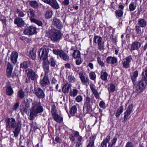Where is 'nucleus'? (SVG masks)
<instances>
[{
    "label": "nucleus",
    "instance_id": "1",
    "mask_svg": "<svg viewBox=\"0 0 147 147\" xmlns=\"http://www.w3.org/2000/svg\"><path fill=\"white\" fill-rule=\"evenodd\" d=\"M6 129L8 130L10 129L14 128L13 131L16 137L18 136L22 127V122L19 121L17 123L15 119L13 117L7 118L5 120Z\"/></svg>",
    "mask_w": 147,
    "mask_h": 147
},
{
    "label": "nucleus",
    "instance_id": "2",
    "mask_svg": "<svg viewBox=\"0 0 147 147\" xmlns=\"http://www.w3.org/2000/svg\"><path fill=\"white\" fill-rule=\"evenodd\" d=\"M43 111V109L41 102L40 101H34L32 103V107L30 110L29 119L33 120L38 114L42 113Z\"/></svg>",
    "mask_w": 147,
    "mask_h": 147
},
{
    "label": "nucleus",
    "instance_id": "3",
    "mask_svg": "<svg viewBox=\"0 0 147 147\" xmlns=\"http://www.w3.org/2000/svg\"><path fill=\"white\" fill-rule=\"evenodd\" d=\"M46 36L53 42L59 41L62 38L60 31L53 28L46 31Z\"/></svg>",
    "mask_w": 147,
    "mask_h": 147
},
{
    "label": "nucleus",
    "instance_id": "4",
    "mask_svg": "<svg viewBox=\"0 0 147 147\" xmlns=\"http://www.w3.org/2000/svg\"><path fill=\"white\" fill-rule=\"evenodd\" d=\"M49 51V47L44 45L42 48L39 51L38 53L40 56V59L41 61L48 60V54Z\"/></svg>",
    "mask_w": 147,
    "mask_h": 147
},
{
    "label": "nucleus",
    "instance_id": "5",
    "mask_svg": "<svg viewBox=\"0 0 147 147\" xmlns=\"http://www.w3.org/2000/svg\"><path fill=\"white\" fill-rule=\"evenodd\" d=\"M147 84V80L142 78L135 87V92L138 93L142 92L145 89Z\"/></svg>",
    "mask_w": 147,
    "mask_h": 147
},
{
    "label": "nucleus",
    "instance_id": "6",
    "mask_svg": "<svg viewBox=\"0 0 147 147\" xmlns=\"http://www.w3.org/2000/svg\"><path fill=\"white\" fill-rule=\"evenodd\" d=\"M93 42L98 45V49L100 51L104 49V42L101 36L95 35L93 38Z\"/></svg>",
    "mask_w": 147,
    "mask_h": 147
},
{
    "label": "nucleus",
    "instance_id": "7",
    "mask_svg": "<svg viewBox=\"0 0 147 147\" xmlns=\"http://www.w3.org/2000/svg\"><path fill=\"white\" fill-rule=\"evenodd\" d=\"M33 93L39 98L43 99L45 97V94L43 90L39 88H34Z\"/></svg>",
    "mask_w": 147,
    "mask_h": 147
},
{
    "label": "nucleus",
    "instance_id": "8",
    "mask_svg": "<svg viewBox=\"0 0 147 147\" xmlns=\"http://www.w3.org/2000/svg\"><path fill=\"white\" fill-rule=\"evenodd\" d=\"M24 34L32 35L36 33V28L33 26H30L27 27L24 31Z\"/></svg>",
    "mask_w": 147,
    "mask_h": 147
},
{
    "label": "nucleus",
    "instance_id": "9",
    "mask_svg": "<svg viewBox=\"0 0 147 147\" xmlns=\"http://www.w3.org/2000/svg\"><path fill=\"white\" fill-rule=\"evenodd\" d=\"M20 111L22 115L27 113L29 107V105L25 101L23 102L21 105Z\"/></svg>",
    "mask_w": 147,
    "mask_h": 147
},
{
    "label": "nucleus",
    "instance_id": "10",
    "mask_svg": "<svg viewBox=\"0 0 147 147\" xmlns=\"http://www.w3.org/2000/svg\"><path fill=\"white\" fill-rule=\"evenodd\" d=\"M132 60V57L131 55L126 57L123 59V66L125 68H127L130 66L129 63Z\"/></svg>",
    "mask_w": 147,
    "mask_h": 147
},
{
    "label": "nucleus",
    "instance_id": "11",
    "mask_svg": "<svg viewBox=\"0 0 147 147\" xmlns=\"http://www.w3.org/2000/svg\"><path fill=\"white\" fill-rule=\"evenodd\" d=\"M133 108V105H130L127 107L126 111L124 113V120L126 121L128 119V117L131 113Z\"/></svg>",
    "mask_w": 147,
    "mask_h": 147
},
{
    "label": "nucleus",
    "instance_id": "12",
    "mask_svg": "<svg viewBox=\"0 0 147 147\" xmlns=\"http://www.w3.org/2000/svg\"><path fill=\"white\" fill-rule=\"evenodd\" d=\"M14 23L20 27L24 26L25 24V22L23 19L20 17H16L14 20Z\"/></svg>",
    "mask_w": 147,
    "mask_h": 147
},
{
    "label": "nucleus",
    "instance_id": "13",
    "mask_svg": "<svg viewBox=\"0 0 147 147\" xmlns=\"http://www.w3.org/2000/svg\"><path fill=\"white\" fill-rule=\"evenodd\" d=\"M13 68V65L10 63L8 62L7 64V67L6 69L7 76L9 78L13 77V76L11 74Z\"/></svg>",
    "mask_w": 147,
    "mask_h": 147
},
{
    "label": "nucleus",
    "instance_id": "14",
    "mask_svg": "<svg viewBox=\"0 0 147 147\" xmlns=\"http://www.w3.org/2000/svg\"><path fill=\"white\" fill-rule=\"evenodd\" d=\"M42 65L45 74H47L49 71V61L48 60H42Z\"/></svg>",
    "mask_w": 147,
    "mask_h": 147
},
{
    "label": "nucleus",
    "instance_id": "15",
    "mask_svg": "<svg viewBox=\"0 0 147 147\" xmlns=\"http://www.w3.org/2000/svg\"><path fill=\"white\" fill-rule=\"evenodd\" d=\"M50 5L53 8L58 9L59 6L56 0H48L46 3Z\"/></svg>",
    "mask_w": 147,
    "mask_h": 147
},
{
    "label": "nucleus",
    "instance_id": "16",
    "mask_svg": "<svg viewBox=\"0 0 147 147\" xmlns=\"http://www.w3.org/2000/svg\"><path fill=\"white\" fill-rule=\"evenodd\" d=\"M50 5L53 8L58 9L59 6L56 0H48L46 3Z\"/></svg>",
    "mask_w": 147,
    "mask_h": 147
},
{
    "label": "nucleus",
    "instance_id": "17",
    "mask_svg": "<svg viewBox=\"0 0 147 147\" xmlns=\"http://www.w3.org/2000/svg\"><path fill=\"white\" fill-rule=\"evenodd\" d=\"M41 85L43 87H45L50 83L48 76L47 74H45L43 78L40 82Z\"/></svg>",
    "mask_w": 147,
    "mask_h": 147
},
{
    "label": "nucleus",
    "instance_id": "18",
    "mask_svg": "<svg viewBox=\"0 0 147 147\" xmlns=\"http://www.w3.org/2000/svg\"><path fill=\"white\" fill-rule=\"evenodd\" d=\"M90 86L91 90L96 99H99L100 98V94L96 89L95 86L93 84L90 85Z\"/></svg>",
    "mask_w": 147,
    "mask_h": 147
},
{
    "label": "nucleus",
    "instance_id": "19",
    "mask_svg": "<svg viewBox=\"0 0 147 147\" xmlns=\"http://www.w3.org/2000/svg\"><path fill=\"white\" fill-rule=\"evenodd\" d=\"M36 74L35 71L32 69L29 70L27 74V76L29 80L31 79L32 80H36Z\"/></svg>",
    "mask_w": 147,
    "mask_h": 147
},
{
    "label": "nucleus",
    "instance_id": "20",
    "mask_svg": "<svg viewBox=\"0 0 147 147\" xmlns=\"http://www.w3.org/2000/svg\"><path fill=\"white\" fill-rule=\"evenodd\" d=\"M110 139V137L109 136H107L105 139L101 143L100 146L98 147H107V144L108 143V147H110L111 146V144H110L109 141Z\"/></svg>",
    "mask_w": 147,
    "mask_h": 147
},
{
    "label": "nucleus",
    "instance_id": "21",
    "mask_svg": "<svg viewBox=\"0 0 147 147\" xmlns=\"http://www.w3.org/2000/svg\"><path fill=\"white\" fill-rule=\"evenodd\" d=\"M6 93L9 96H11L13 93V91L12 88L11 84L9 82H8L6 85Z\"/></svg>",
    "mask_w": 147,
    "mask_h": 147
},
{
    "label": "nucleus",
    "instance_id": "22",
    "mask_svg": "<svg viewBox=\"0 0 147 147\" xmlns=\"http://www.w3.org/2000/svg\"><path fill=\"white\" fill-rule=\"evenodd\" d=\"M141 46L140 43L137 41H135L133 42L131 46V51H133L138 49Z\"/></svg>",
    "mask_w": 147,
    "mask_h": 147
},
{
    "label": "nucleus",
    "instance_id": "23",
    "mask_svg": "<svg viewBox=\"0 0 147 147\" xmlns=\"http://www.w3.org/2000/svg\"><path fill=\"white\" fill-rule=\"evenodd\" d=\"M54 24L56 27L59 29H61L63 27L61 22L60 20L56 18L53 19Z\"/></svg>",
    "mask_w": 147,
    "mask_h": 147
},
{
    "label": "nucleus",
    "instance_id": "24",
    "mask_svg": "<svg viewBox=\"0 0 147 147\" xmlns=\"http://www.w3.org/2000/svg\"><path fill=\"white\" fill-rule=\"evenodd\" d=\"M117 59L114 57H108L107 58L106 61L107 63L111 64H113L117 62Z\"/></svg>",
    "mask_w": 147,
    "mask_h": 147
},
{
    "label": "nucleus",
    "instance_id": "25",
    "mask_svg": "<svg viewBox=\"0 0 147 147\" xmlns=\"http://www.w3.org/2000/svg\"><path fill=\"white\" fill-rule=\"evenodd\" d=\"M18 56V54L16 52L14 51L12 53L11 60L14 64L16 63L17 62Z\"/></svg>",
    "mask_w": 147,
    "mask_h": 147
},
{
    "label": "nucleus",
    "instance_id": "26",
    "mask_svg": "<svg viewBox=\"0 0 147 147\" xmlns=\"http://www.w3.org/2000/svg\"><path fill=\"white\" fill-rule=\"evenodd\" d=\"M71 85L68 83L65 84L62 88L63 92L65 94L68 93L69 89L71 88Z\"/></svg>",
    "mask_w": 147,
    "mask_h": 147
},
{
    "label": "nucleus",
    "instance_id": "27",
    "mask_svg": "<svg viewBox=\"0 0 147 147\" xmlns=\"http://www.w3.org/2000/svg\"><path fill=\"white\" fill-rule=\"evenodd\" d=\"M79 76L82 83L83 84L86 85L87 83L89 82L88 78L87 77H85L82 74H79Z\"/></svg>",
    "mask_w": 147,
    "mask_h": 147
},
{
    "label": "nucleus",
    "instance_id": "28",
    "mask_svg": "<svg viewBox=\"0 0 147 147\" xmlns=\"http://www.w3.org/2000/svg\"><path fill=\"white\" fill-rule=\"evenodd\" d=\"M28 15L29 17L30 18V21L32 19H34V17L35 16V12L32 9H30L27 11Z\"/></svg>",
    "mask_w": 147,
    "mask_h": 147
},
{
    "label": "nucleus",
    "instance_id": "29",
    "mask_svg": "<svg viewBox=\"0 0 147 147\" xmlns=\"http://www.w3.org/2000/svg\"><path fill=\"white\" fill-rule=\"evenodd\" d=\"M138 25L142 28L145 27L146 25V22L142 18L139 19L137 23Z\"/></svg>",
    "mask_w": 147,
    "mask_h": 147
},
{
    "label": "nucleus",
    "instance_id": "30",
    "mask_svg": "<svg viewBox=\"0 0 147 147\" xmlns=\"http://www.w3.org/2000/svg\"><path fill=\"white\" fill-rule=\"evenodd\" d=\"M52 115L54 120L56 122L60 123L63 121V118L57 113L54 114Z\"/></svg>",
    "mask_w": 147,
    "mask_h": 147
},
{
    "label": "nucleus",
    "instance_id": "31",
    "mask_svg": "<svg viewBox=\"0 0 147 147\" xmlns=\"http://www.w3.org/2000/svg\"><path fill=\"white\" fill-rule=\"evenodd\" d=\"M29 4L32 7L34 8H37L39 6L38 3L34 0L29 1Z\"/></svg>",
    "mask_w": 147,
    "mask_h": 147
},
{
    "label": "nucleus",
    "instance_id": "32",
    "mask_svg": "<svg viewBox=\"0 0 147 147\" xmlns=\"http://www.w3.org/2000/svg\"><path fill=\"white\" fill-rule=\"evenodd\" d=\"M59 57L65 61L68 60L69 59V57L63 51L61 53Z\"/></svg>",
    "mask_w": 147,
    "mask_h": 147
},
{
    "label": "nucleus",
    "instance_id": "33",
    "mask_svg": "<svg viewBox=\"0 0 147 147\" xmlns=\"http://www.w3.org/2000/svg\"><path fill=\"white\" fill-rule=\"evenodd\" d=\"M123 106L121 105L117 110L115 114V116L117 117H118L123 112Z\"/></svg>",
    "mask_w": 147,
    "mask_h": 147
},
{
    "label": "nucleus",
    "instance_id": "34",
    "mask_svg": "<svg viewBox=\"0 0 147 147\" xmlns=\"http://www.w3.org/2000/svg\"><path fill=\"white\" fill-rule=\"evenodd\" d=\"M108 75L107 73L105 71H102L100 74V78L101 79L104 81L107 80Z\"/></svg>",
    "mask_w": 147,
    "mask_h": 147
},
{
    "label": "nucleus",
    "instance_id": "35",
    "mask_svg": "<svg viewBox=\"0 0 147 147\" xmlns=\"http://www.w3.org/2000/svg\"><path fill=\"white\" fill-rule=\"evenodd\" d=\"M25 95V92L22 89L19 90L18 92L17 96L20 99H23Z\"/></svg>",
    "mask_w": 147,
    "mask_h": 147
},
{
    "label": "nucleus",
    "instance_id": "36",
    "mask_svg": "<svg viewBox=\"0 0 147 147\" xmlns=\"http://www.w3.org/2000/svg\"><path fill=\"white\" fill-rule=\"evenodd\" d=\"M72 55L74 58L77 59L80 58V51L78 50H74V52Z\"/></svg>",
    "mask_w": 147,
    "mask_h": 147
},
{
    "label": "nucleus",
    "instance_id": "37",
    "mask_svg": "<svg viewBox=\"0 0 147 147\" xmlns=\"http://www.w3.org/2000/svg\"><path fill=\"white\" fill-rule=\"evenodd\" d=\"M30 62L29 61H24L23 63L20 64V67L22 68L26 69L30 65Z\"/></svg>",
    "mask_w": 147,
    "mask_h": 147
},
{
    "label": "nucleus",
    "instance_id": "38",
    "mask_svg": "<svg viewBox=\"0 0 147 147\" xmlns=\"http://www.w3.org/2000/svg\"><path fill=\"white\" fill-rule=\"evenodd\" d=\"M136 3L134 2H132L129 4V9L130 11H134L136 8Z\"/></svg>",
    "mask_w": 147,
    "mask_h": 147
},
{
    "label": "nucleus",
    "instance_id": "39",
    "mask_svg": "<svg viewBox=\"0 0 147 147\" xmlns=\"http://www.w3.org/2000/svg\"><path fill=\"white\" fill-rule=\"evenodd\" d=\"M78 92V91L77 90L73 89L70 91L69 94L70 96L74 97L77 95Z\"/></svg>",
    "mask_w": 147,
    "mask_h": 147
},
{
    "label": "nucleus",
    "instance_id": "40",
    "mask_svg": "<svg viewBox=\"0 0 147 147\" xmlns=\"http://www.w3.org/2000/svg\"><path fill=\"white\" fill-rule=\"evenodd\" d=\"M49 61L51 67H54L56 65V60L52 57L50 58Z\"/></svg>",
    "mask_w": 147,
    "mask_h": 147
},
{
    "label": "nucleus",
    "instance_id": "41",
    "mask_svg": "<svg viewBox=\"0 0 147 147\" xmlns=\"http://www.w3.org/2000/svg\"><path fill=\"white\" fill-rule=\"evenodd\" d=\"M16 11L18 16V17L22 18L26 15V14L24 13V12L21 11L19 9H17Z\"/></svg>",
    "mask_w": 147,
    "mask_h": 147
},
{
    "label": "nucleus",
    "instance_id": "42",
    "mask_svg": "<svg viewBox=\"0 0 147 147\" xmlns=\"http://www.w3.org/2000/svg\"><path fill=\"white\" fill-rule=\"evenodd\" d=\"M29 56L30 58L33 60H34L35 59L36 57V52L34 51V50H32L30 51Z\"/></svg>",
    "mask_w": 147,
    "mask_h": 147
},
{
    "label": "nucleus",
    "instance_id": "43",
    "mask_svg": "<svg viewBox=\"0 0 147 147\" xmlns=\"http://www.w3.org/2000/svg\"><path fill=\"white\" fill-rule=\"evenodd\" d=\"M53 13L51 11H47L45 13V17L47 19L50 18L51 17Z\"/></svg>",
    "mask_w": 147,
    "mask_h": 147
},
{
    "label": "nucleus",
    "instance_id": "44",
    "mask_svg": "<svg viewBox=\"0 0 147 147\" xmlns=\"http://www.w3.org/2000/svg\"><path fill=\"white\" fill-rule=\"evenodd\" d=\"M116 16L117 18H120L121 17L123 14V12L122 11L120 10H116L115 11Z\"/></svg>",
    "mask_w": 147,
    "mask_h": 147
},
{
    "label": "nucleus",
    "instance_id": "45",
    "mask_svg": "<svg viewBox=\"0 0 147 147\" xmlns=\"http://www.w3.org/2000/svg\"><path fill=\"white\" fill-rule=\"evenodd\" d=\"M31 21V22H34L36 24L39 26H41L42 25V23L41 21L37 20L35 18L32 19V20Z\"/></svg>",
    "mask_w": 147,
    "mask_h": 147
},
{
    "label": "nucleus",
    "instance_id": "46",
    "mask_svg": "<svg viewBox=\"0 0 147 147\" xmlns=\"http://www.w3.org/2000/svg\"><path fill=\"white\" fill-rule=\"evenodd\" d=\"M77 111V107L76 106L74 105L71 107L70 111V113L71 115H74L76 113Z\"/></svg>",
    "mask_w": 147,
    "mask_h": 147
},
{
    "label": "nucleus",
    "instance_id": "47",
    "mask_svg": "<svg viewBox=\"0 0 147 147\" xmlns=\"http://www.w3.org/2000/svg\"><path fill=\"white\" fill-rule=\"evenodd\" d=\"M68 80L70 83H73L75 82L76 79L74 77L71 75L69 76L67 78Z\"/></svg>",
    "mask_w": 147,
    "mask_h": 147
},
{
    "label": "nucleus",
    "instance_id": "48",
    "mask_svg": "<svg viewBox=\"0 0 147 147\" xmlns=\"http://www.w3.org/2000/svg\"><path fill=\"white\" fill-rule=\"evenodd\" d=\"M57 80L56 79L53 78L52 80L51 84L52 86H54L56 84L55 86V88L57 90H58V84H57Z\"/></svg>",
    "mask_w": 147,
    "mask_h": 147
},
{
    "label": "nucleus",
    "instance_id": "49",
    "mask_svg": "<svg viewBox=\"0 0 147 147\" xmlns=\"http://www.w3.org/2000/svg\"><path fill=\"white\" fill-rule=\"evenodd\" d=\"M141 27L138 25L136 26L135 30L137 34H140L142 33Z\"/></svg>",
    "mask_w": 147,
    "mask_h": 147
},
{
    "label": "nucleus",
    "instance_id": "50",
    "mask_svg": "<svg viewBox=\"0 0 147 147\" xmlns=\"http://www.w3.org/2000/svg\"><path fill=\"white\" fill-rule=\"evenodd\" d=\"M90 78L92 80H95L96 78V75L95 73L93 71H91L89 74Z\"/></svg>",
    "mask_w": 147,
    "mask_h": 147
},
{
    "label": "nucleus",
    "instance_id": "51",
    "mask_svg": "<svg viewBox=\"0 0 147 147\" xmlns=\"http://www.w3.org/2000/svg\"><path fill=\"white\" fill-rule=\"evenodd\" d=\"M142 78L147 80V67L145 68V70L142 73Z\"/></svg>",
    "mask_w": 147,
    "mask_h": 147
},
{
    "label": "nucleus",
    "instance_id": "52",
    "mask_svg": "<svg viewBox=\"0 0 147 147\" xmlns=\"http://www.w3.org/2000/svg\"><path fill=\"white\" fill-rule=\"evenodd\" d=\"M115 85L112 84H109V87L108 88L109 90L111 92H113L115 90Z\"/></svg>",
    "mask_w": 147,
    "mask_h": 147
},
{
    "label": "nucleus",
    "instance_id": "53",
    "mask_svg": "<svg viewBox=\"0 0 147 147\" xmlns=\"http://www.w3.org/2000/svg\"><path fill=\"white\" fill-rule=\"evenodd\" d=\"M62 51V50L59 49H54L53 50V52L55 54L59 55V56Z\"/></svg>",
    "mask_w": 147,
    "mask_h": 147
},
{
    "label": "nucleus",
    "instance_id": "54",
    "mask_svg": "<svg viewBox=\"0 0 147 147\" xmlns=\"http://www.w3.org/2000/svg\"><path fill=\"white\" fill-rule=\"evenodd\" d=\"M117 140V139L115 137H114L111 140V143H110V144H111V146L110 147H111L113 145H115L116 143Z\"/></svg>",
    "mask_w": 147,
    "mask_h": 147
},
{
    "label": "nucleus",
    "instance_id": "55",
    "mask_svg": "<svg viewBox=\"0 0 147 147\" xmlns=\"http://www.w3.org/2000/svg\"><path fill=\"white\" fill-rule=\"evenodd\" d=\"M56 106L55 105H53L52 106L51 112L52 115L56 113Z\"/></svg>",
    "mask_w": 147,
    "mask_h": 147
},
{
    "label": "nucleus",
    "instance_id": "56",
    "mask_svg": "<svg viewBox=\"0 0 147 147\" xmlns=\"http://www.w3.org/2000/svg\"><path fill=\"white\" fill-rule=\"evenodd\" d=\"M91 101V99L88 96H87L86 97V100L85 102V104H86L87 105H90V103Z\"/></svg>",
    "mask_w": 147,
    "mask_h": 147
},
{
    "label": "nucleus",
    "instance_id": "57",
    "mask_svg": "<svg viewBox=\"0 0 147 147\" xmlns=\"http://www.w3.org/2000/svg\"><path fill=\"white\" fill-rule=\"evenodd\" d=\"M76 101L78 102H80L82 100V97L81 95H78L77 96L75 99Z\"/></svg>",
    "mask_w": 147,
    "mask_h": 147
},
{
    "label": "nucleus",
    "instance_id": "58",
    "mask_svg": "<svg viewBox=\"0 0 147 147\" xmlns=\"http://www.w3.org/2000/svg\"><path fill=\"white\" fill-rule=\"evenodd\" d=\"M99 105L101 108L103 109H105L106 108L105 104L103 101L100 102Z\"/></svg>",
    "mask_w": 147,
    "mask_h": 147
},
{
    "label": "nucleus",
    "instance_id": "59",
    "mask_svg": "<svg viewBox=\"0 0 147 147\" xmlns=\"http://www.w3.org/2000/svg\"><path fill=\"white\" fill-rule=\"evenodd\" d=\"M134 145L131 142H128L126 144L125 147H134Z\"/></svg>",
    "mask_w": 147,
    "mask_h": 147
},
{
    "label": "nucleus",
    "instance_id": "60",
    "mask_svg": "<svg viewBox=\"0 0 147 147\" xmlns=\"http://www.w3.org/2000/svg\"><path fill=\"white\" fill-rule=\"evenodd\" d=\"M97 61L98 63L101 65V67H103L104 66V63L100 60V58L98 57L97 58Z\"/></svg>",
    "mask_w": 147,
    "mask_h": 147
},
{
    "label": "nucleus",
    "instance_id": "61",
    "mask_svg": "<svg viewBox=\"0 0 147 147\" xmlns=\"http://www.w3.org/2000/svg\"><path fill=\"white\" fill-rule=\"evenodd\" d=\"M87 147H94V142L93 141L90 142Z\"/></svg>",
    "mask_w": 147,
    "mask_h": 147
},
{
    "label": "nucleus",
    "instance_id": "62",
    "mask_svg": "<svg viewBox=\"0 0 147 147\" xmlns=\"http://www.w3.org/2000/svg\"><path fill=\"white\" fill-rule=\"evenodd\" d=\"M131 80L133 82V85H135L136 84V78L132 76L131 77Z\"/></svg>",
    "mask_w": 147,
    "mask_h": 147
},
{
    "label": "nucleus",
    "instance_id": "63",
    "mask_svg": "<svg viewBox=\"0 0 147 147\" xmlns=\"http://www.w3.org/2000/svg\"><path fill=\"white\" fill-rule=\"evenodd\" d=\"M19 106V103L17 102L13 106V109L14 110H16Z\"/></svg>",
    "mask_w": 147,
    "mask_h": 147
},
{
    "label": "nucleus",
    "instance_id": "64",
    "mask_svg": "<svg viewBox=\"0 0 147 147\" xmlns=\"http://www.w3.org/2000/svg\"><path fill=\"white\" fill-rule=\"evenodd\" d=\"M69 3V0H64L62 2V4L64 5H67Z\"/></svg>",
    "mask_w": 147,
    "mask_h": 147
}]
</instances>
